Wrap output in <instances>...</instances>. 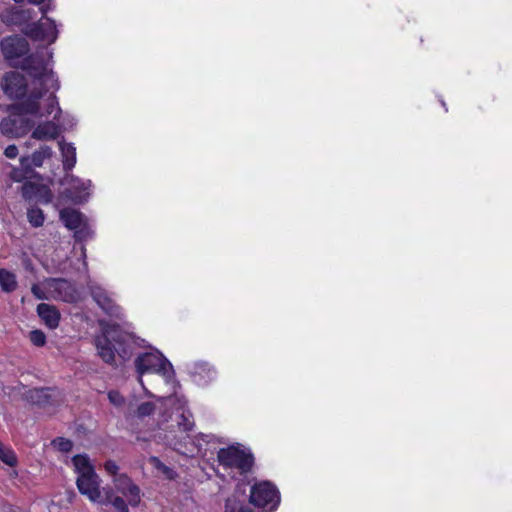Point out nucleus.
Segmentation results:
<instances>
[{
    "instance_id": "23",
    "label": "nucleus",
    "mask_w": 512,
    "mask_h": 512,
    "mask_svg": "<svg viewBox=\"0 0 512 512\" xmlns=\"http://www.w3.org/2000/svg\"><path fill=\"white\" fill-rule=\"evenodd\" d=\"M0 286L5 292L14 291L17 287L15 275L5 269H0Z\"/></svg>"
},
{
    "instance_id": "11",
    "label": "nucleus",
    "mask_w": 512,
    "mask_h": 512,
    "mask_svg": "<svg viewBox=\"0 0 512 512\" xmlns=\"http://www.w3.org/2000/svg\"><path fill=\"white\" fill-rule=\"evenodd\" d=\"M112 483L113 486L107 488L112 489L116 495L120 496L127 506L131 505L136 507L139 505L141 501V490L130 477L126 474H120L113 478Z\"/></svg>"
},
{
    "instance_id": "5",
    "label": "nucleus",
    "mask_w": 512,
    "mask_h": 512,
    "mask_svg": "<svg viewBox=\"0 0 512 512\" xmlns=\"http://www.w3.org/2000/svg\"><path fill=\"white\" fill-rule=\"evenodd\" d=\"M95 343L99 356L107 363L114 361L115 352L123 359L131 355V338L118 326L104 328L103 333L96 337Z\"/></svg>"
},
{
    "instance_id": "30",
    "label": "nucleus",
    "mask_w": 512,
    "mask_h": 512,
    "mask_svg": "<svg viewBox=\"0 0 512 512\" xmlns=\"http://www.w3.org/2000/svg\"><path fill=\"white\" fill-rule=\"evenodd\" d=\"M52 444L55 448L62 452H68L72 449V442L68 439L59 437L52 441Z\"/></svg>"
},
{
    "instance_id": "4",
    "label": "nucleus",
    "mask_w": 512,
    "mask_h": 512,
    "mask_svg": "<svg viewBox=\"0 0 512 512\" xmlns=\"http://www.w3.org/2000/svg\"><path fill=\"white\" fill-rule=\"evenodd\" d=\"M75 472L78 474L76 484L79 492L91 502L111 505L117 512H129L125 501L106 487L101 490V479L85 455H76L72 459Z\"/></svg>"
},
{
    "instance_id": "10",
    "label": "nucleus",
    "mask_w": 512,
    "mask_h": 512,
    "mask_svg": "<svg viewBox=\"0 0 512 512\" xmlns=\"http://www.w3.org/2000/svg\"><path fill=\"white\" fill-rule=\"evenodd\" d=\"M250 503L266 512H274L280 503L279 491L270 482L256 483L251 488Z\"/></svg>"
},
{
    "instance_id": "12",
    "label": "nucleus",
    "mask_w": 512,
    "mask_h": 512,
    "mask_svg": "<svg viewBox=\"0 0 512 512\" xmlns=\"http://www.w3.org/2000/svg\"><path fill=\"white\" fill-rule=\"evenodd\" d=\"M64 186L63 197L73 203H82L90 195L91 181H84L73 175L67 174L62 180Z\"/></svg>"
},
{
    "instance_id": "31",
    "label": "nucleus",
    "mask_w": 512,
    "mask_h": 512,
    "mask_svg": "<svg viewBox=\"0 0 512 512\" xmlns=\"http://www.w3.org/2000/svg\"><path fill=\"white\" fill-rule=\"evenodd\" d=\"M225 511L226 512H251L247 509H244L242 507H238L235 501L228 499L225 504Z\"/></svg>"
},
{
    "instance_id": "7",
    "label": "nucleus",
    "mask_w": 512,
    "mask_h": 512,
    "mask_svg": "<svg viewBox=\"0 0 512 512\" xmlns=\"http://www.w3.org/2000/svg\"><path fill=\"white\" fill-rule=\"evenodd\" d=\"M31 292L40 300L76 302L80 299L79 292L74 285L60 278H48L34 284L31 288Z\"/></svg>"
},
{
    "instance_id": "25",
    "label": "nucleus",
    "mask_w": 512,
    "mask_h": 512,
    "mask_svg": "<svg viewBox=\"0 0 512 512\" xmlns=\"http://www.w3.org/2000/svg\"><path fill=\"white\" fill-rule=\"evenodd\" d=\"M27 218L29 223L34 227L42 226L45 220L43 211L37 207H31L28 209Z\"/></svg>"
},
{
    "instance_id": "18",
    "label": "nucleus",
    "mask_w": 512,
    "mask_h": 512,
    "mask_svg": "<svg viewBox=\"0 0 512 512\" xmlns=\"http://www.w3.org/2000/svg\"><path fill=\"white\" fill-rule=\"evenodd\" d=\"M193 381L199 386H205L216 378L215 369L206 362L194 363L190 368Z\"/></svg>"
},
{
    "instance_id": "28",
    "label": "nucleus",
    "mask_w": 512,
    "mask_h": 512,
    "mask_svg": "<svg viewBox=\"0 0 512 512\" xmlns=\"http://www.w3.org/2000/svg\"><path fill=\"white\" fill-rule=\"evenodd\" d=\"M109 402L117 408H121L125 404V398L120 392L111 390L107 394Z\"/></svg>"
},
{
    "instance_id": "36",
    "label": "nucleus",
    "mask_w": 512,
    "mask_h": 512,
    "mask_svg": "<svg viewBox=\"0 0 512 512\" xmlns=\"http://www.w3.org/2000/svg\"><path fill=\"white\" fill-rule=\"evenodd\" d=\"M100 326H102V330H103L104 328L110 327V325H106V326H104V325H103V323H100ZM113 326H114V325H111V327H113Z\"/></svg>"
},
{
    "instance_id": "35",
    "label": "nucleus",
    "mask_w": 512,
    "mask_h": 512,
    "mask_svg": "<svg viewBox=\"0 0 512 512\" xmlns=\"http://www.w3.org/2000/svg\"><path fill=\"white\" fill-rule=\"evenodd\" d=\"M46 1L47 0H28V2L33 4V5H37V6H40V7L44 6V5H49L51 7L50 3L45 4ZM48 2H50V0H48Z\"/></svg>"
},
{
    "instance_id": "26",
    "label": "nucleus",
    "mask_w": 512,
    "mask_h": 512,
    "mask_svg": "<svg viewBox=\"0 0 512 512\" xmlns=\"http://www.w3.org/2000/svg\"><path fill=\"white\" fill-rule=\"evenodd\" d=\"M150 464L157 469L162 475H164L167 479H174L176 476V473L173 469L166 466L164 463H162L157 457H150L149 459Z\"/></svg>"
},
{
    "instance_id": "27",
    "label": "nucleus",
    "mask_w": 512,
    "mask_h": 512,
    "mask_svg": "<svg viewBox=\"0 0 512 512\" xmlns=\"http://www.w3.org/2000/svg\"><path fill=\"white\" fill-rule=\"evenodd\" d=\"M0 459L9 466L16 464V457L14 452L10 448L2 446L0 443Z\"/></svg>"
},
{
    "instance_id": "16",
    "label": "nucleus",
    "mask_w": 512,
    "mask_h": 512,
    "mask_svg": "<svg viewBox=\"0 0 512 512\" xmlns=\"http://www.w3.org/2000/svg\"><path fill=\"white\" fill-rule=\"evenodd\" d=\"M60 218L68 229L75 230V236L78 239L82 240L89 236V229L79 211L63 209L60 211Z\"/></svg>"
},
{
    "instance_id": "21",
    "label": "nucleus",
    "mask_w": 512,
    "mask_h": 512,
    "mask_svg": "<svg viewBox=\"0 0 512 512\" xmlns=\"http://www.w3.org/2000/svg\"><path fill=\"white\" fill-rule=\"evenodd\" d=\"M37 313L44 324L50 329H55L59 325L60 321V313L56 307L41 303L37 306Z\"/></svg>"
},
{
    "instance_id": "13",
    "label": "nucleus",
    "mask_w": 512,
    "mask_h": 512,
    "mask_svg": "<svg viewBox=\"0 0 512 512\" xmlns=\"http://www.w3.org/2000/svg\"><path fill=\"white\" fill-rule=\"evenodd\" d=\"M0 48L4 58L15 65L30 50L28 41L19 35H11L1 40Z\"/></svg>"
},
{
    "instance_id": "33",
    "label": "nucleus",
    "mask_w": 512,
    "mask_h": 512,
    "mask_svg": "<svg viewBox=\"0 0 512 512\" xmlns=\"http://www.w3.org/2000/svg\"><path fill=\"white\" fill-rule=\"evenodd\" d=\"M18 148L16 145H9L6 147V149L4 150V154L7 158L9 159H14L18 156Z\"/></svg>"
},
{
    "instance_id": "15",
    "label": "nucleus",
    "mask_w": 512,
    "mask_h": 512,
    "mask_svg": "<svg viewBox=\"0 0 512 512\" xmlns=\"http://www.w3.org/2000/svg\"><path fill=\"white\" fill-rule=\"evenodd\" d=\"M90 293L93 300L97 305L109 316L120 318L122 316V309L117 305L110 294L101 286L92 284L90 285Z\"/></svg>"
},
{
    "instance_id": "24",
    "label": "nucleus",
    "mask_w": 512,
    "mask_h": 512,
    "mask_svg": "<svg viewBox=\"0 0 512 512\" xmlns=\"http://www.w3.org/2000/svg\"><path fill=\"white\" fill-rule=\"evenodd\" d=\"M32 174L30 166L26 167L20 162V167H13L9 172V177L14 182H21L29 178Z\"/></svg>"
},
{
    "instance_id": "34",
    "label": "nucleus",
    "mask_w": 512,
    "mask_h": 512,
    "mask_svg": "<svg viewBox=\"0 0 512 512\" xmlns=\"http://www.w3.org/2000/svg\"><path fill=\"white\" fill-rule=\"evenodd\" d=\"M49 389H40V390H35L33 393L35 394V396L38 398V403L39 404H44L45 403V400L50 394H49Z\"/></svg>"
},
{
    "instance_id": "29",
    "label": "nucleus",
    "mask_w": 512,
    "mask_h": 512,
    "mask_svg": "<svg viewBox=\"0 0 512 512\" xmlns=\"http://www.w3.org/2000/svg\"><path fill=\"white\" fill-rule=\"evenodd\" d=\"M29 339L33 345L42 347L46 343V336L41 330H33L29 334Z\"/></svg>"
},
{
    "instance_id": "2",
    "label": "nucleus",
    "mask_w": 512,
    "mask_h": 512,
    "mask_svg": "<svg viewBox=\"0 0 512 512\" xmlns=\"http://www.w3.org/2000/svg\"><path fill=\"white\" fill-rule=\"evenodd\" d=\"M52 52L42 49L23 59L21 69L30 77L28 85L23 74L17 71L7 72L1 83L4 93L10 99L22 101L33 92L53 94L59 89V82L52 71Z\"/></svg>"
},
{
    "instance_id": "20",
    "label": "nucleus",
    "mask_w": 512,
    "mask_h": 512,
    "mask_svg": "<svg viewBox=\"0 0 512 512\" xmlns=\"http://www.w3.org/2000/svg\"><path fill=\"white\" fill-rule=\"evenodd\" d=\"M53 155V150L47 145L41 146L39 149L34 151L30 156L21 157V163L32 169L33 167H41L44 162L50 159Z\"/></svg>"
},
{
    "instance_id": "6",
    "label": "nucleus",
    "mask_w": 512,
    "mask_h": 512,
    "mask_svg": "<svg viewBox=\"0 0 512 512\" xmlns=\"http://www.w3.org/2000/svg\"><path fill=\"white\" fill-rule=\"evenodd\" d=\"M135 366L139 374L138 381L143 387L145 394L149 397L155 396L144 386L142 376L145 373L158 374L162 376L167 383L172 382L174 379V370L172 364L158 350H151L149 352L140 354L135 359Z\"/></svg>"
},
{
    "instance_id": "22",
    "label": "nucleus",
    "mask_w": 512,
    "mask_h": 512,
    "mask_svg": "<svg viewBox=\"0 0 512 512\" xmlns=\"http://www.w3.org/2000/svg\"><path fill=\"white\" fill-rule=\"evenodd\" d=\"M59 149L63 158L65 170H71L76 164V148L72 143L59 142Z\"/></svg>"
},
{
    "instance_id": "17",
    "label": "nucleus",
    "mask_w": 512,
    "mask_h": 512,
    "mask_svg": "<svg viewBox=\"0 0 512 512\" xmlns=\"http://www.w3.org/2000/svg\"><path fill=\"white\" fill-rule=\"evenodd\" d=\"M22 195L25 199L39 203H49L52 200L51 190L43 184L27 182L22 187Z\"/></svg>"
},
{
    "instance_id": "8",
    "label": "nucleus",
    "mask_w": 512,
    "mask_h": 512,
    "mask_svg": "<svg viewBox=\"0 0 512 512\" xmlns=\"http://www.w3.org/2000/svg\"><path fill=\"white\" fill-rule=\"evenodd\" d=\"M217 459L224 469L235 471L239 474L247 473L253 464L252 454L240 444L221 448L217 452Z\"/></svg>"
},
{
    "instance_id": "32",
    "label": "nucleus",
    "mask_w": 512,
    "mask_h": 512,
    "mask_svg": "<svg viewBox=\"0 0 512 512\" xmlns=\"http://www.w3.org/2000/svg\"><path fill=\"white\" fill-rule=\"evenodd\" d=\"M104 468L107 471V473H109L110 475L113 476V478L115 476L119 475V474H117L118 466H117V464L114 461L109 460V461L105 462Z\"/></svg>"
},
{
    "instance_id": "3",
    "label": "nucleus",
    "mask_w": 512,
    "mask_h": 512,
    "mask_svg": "<svg viewBox=\"0 0 512 512\" xmlns=\"http://www.w3.org/2000/svg\"><path fill=\"white\" fill-rule=\"evenodd\" d=\"M9 115L0 122V132L8 138H21L34 127L35 120L48 119L51 113L60 112L56 95L33 92L22 101L8 105Z\"/></svg>"
},
{
    "instance_id": "9",
    "label": "nucleus",
    "mask_w": 512,
    "mask_h": 512,
    "mask_svg": "<svg viewBox=\"0 0 512 512\" xmlns=\"http://www.w3.org/2000/svg\"><path fill=\"white\" fill-rule=\"evenodd\" d=\"M52 8L49 5L40 7L42 17L39 21L27 25L23 33L33 41L54 43L58 38V29L53 19L46 16Z\"/></svg>"
},
{
    "instance_id": "19",
    "label": "nucleus",
    "mask_w": 512,
    "mask_h": 512,
    "mask_svg": "<svg viewBox=\"0 0 512 512\" xmlns=\"http://www.w3.org/2000/svg\"><path fill=\"white\" fill-rule=\"evenodd\" d=\"M31 17V9L24 10L14 6L6 9L1 15L2 21L7 25H20L29 21Z\"/></svg>"
},
{
    "instance_id": "37",
    "label": "nucleus",
    "mask_w": 512,
    "mask_h": 512,
    "mask_svg": "<svg viewBox=\"0 0 512 512\" xmlns=\"http://www.w3.org/2000/svg\"><path fill=\"white\" fill-rule=\"evenodd\" d=\"M16 3H22L24 0H14Z\"/></svg>"
},
{
    "instance_id": "1",
    "label": "nucleus",
    "mask_w": 512,
    "mask_h": 512,
    "mask_svg": "<svg viewBox=\"0 0 512 512\" xmlns=\"http://www.w3.org/2000/svg\"><path fill=\"white\" fill-rule=\"evenodd\" d=\"M157 403L158 405L152 401L140 403L134 411V416L143 420L159 408V427L165 431L163 439L166 444L182 454L205 455L204 444L211 443L215 437L212 434H198L193 440L192 447H187L188 432L194 427V421L187 408L186 399L175 394L166 398H157Z\"/></svg>"
},
{
    "instance_id": "14",
    "label": "nucleus",
    "mask_w": 512,
    "mask_h": 512,
    "mask_svg": "<svg viewBox=\"0 0 512 512\" xmlns=\"http://www.w3.org/2000/svg\"><path fill=\"white\" fill-rule=\"evenodd\" d=\"M62 110L55 115V113H51L49 115L52 116L51 120H45L39 122L37 125L34 124V127L31 129V137L38 141H51L57 139L61 132V124H60V115Z\"/></svg>"
}]
</instances>
